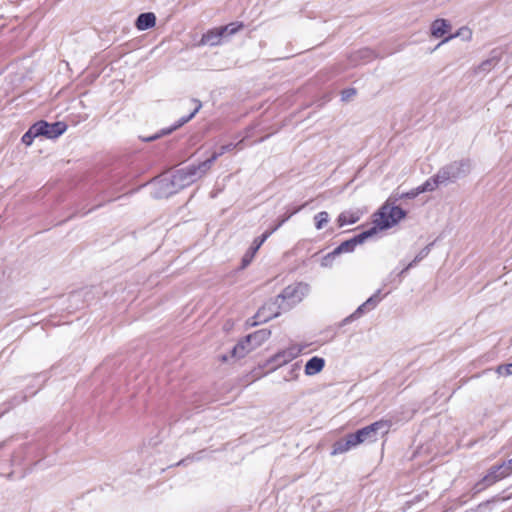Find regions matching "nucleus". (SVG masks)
Listing matches in <instances>:
<instances>
[{
    "label": "nucleus",
    "instance_id": "1",
    "mask_svg": "<svg viewBox=\"0 0 512 512\" xmlns=\"http://www.w3.org/2000/svg\"><path fill=\"white\" fill-rule=\"evenodd\" d=\"M208 172L209 169L204 162H201L197 165L192 164L187 167L178 169L172 175L174 186L180 191L181 189L203 178Z\"/></svg>",
    "mask_w": 512,
    "mask_h": 512
},
{
    "label": "nucleus",
    "instance_id": "2",
    "mask_svg": "<svg viewBox=\"0 0 512 512\" xmlns=\"http://www.w3.org/2000/svg\"><path fill=\"white\" fill-rule=\"evenodd\" d=\"M405 216L406 212L402 208L398 206H391L387 203L374 215V228H379L381 230L391 228Z\"/></svg>",
    "mask_w": 512,
    "mask_h": 512
},
{
    "label": "nucleus",
    "instance_id": "3",
    "mask_svg": "<svg viewBox=\"0 0 512 512\" xmlns=\"http://www.w3.org/2000/svg\"><path fill=\"white\" fill-rule=\"evenodd\" d=\"M309 292V286L303 283H296L287 286L276 298L279 308L286 311L292 306L301 302L305 295Z\"/></svg>",
    "mask_w": 512,
    "mask_h": 512
},
{
    "label": "nucleus",
    "instance_id": "4",
    "mask_svg": "<svg viewBox=\"0 0 512 512\" xmlns=\"http://www.w3.org/2000/svg\"><path fill=\"white\" fill-rule=\"evenodd\" d=\"M470 171V162L468 160H461L452 162L442 167L437 173V179L440 180L442 185H447L457 179L467 175Z\"/></svg>",
    "mask_w": 512,
    "mask_h": 512
},
{
    "label": "nucleus",
    "instance_id": "5",
    "mask_svg": "<svg viewBox=\"0 0 512 512\" xmlns=\"http://www.w3.org/2000/svg\"><path fill=\"white\" fill-rule=\"evenodd\" d=\"M391 427V423L388 420H379L376 421L362 429H359L355 433H351L354 441L357 446L368 441L374 442L377 440L378 432L382 434H387Z\"/></svg>",
    "mask_w": 512,
    "mask_h": 512
},
{
    "label": "nucleus",
    "instance_id": "6",
    "mask_svg": "<svg viewBox=\"0 0 512 512\" xmlns=\"http://www.w3.org/2000/svg\"><path fill=\"white\" fill-rule=\"evenodd\" d=\"M305 205H302L292 212H290L288 215H286L275 227H273L271 230H268L264 232L260 237H257L254 239L252 246L250 249L246 252V254L242 258V267H247L252 259L254 258L256 252L259 250V248L263 245V243L272 235L276 230H278L292 215L298 213Z\"/></svg>",
    "mask_w": 512,
    "mask_h": 512
},
{
    "label": "nucleus",
    "instance_id": "7",
    "mask_svg": "<svg viewBox=\"0 0 512 512\" xmlns=\"http://www.w3.org/2000/svg\"><path fill=\"white\" fill-rule=\"evenodd\" d=\"M153 192L152 195L154 198H166L179 190L174 186L173 177L163 176L161 178H157L152 182Z\"/></svg>",
    "mask_w": 512,
    "mask_h": 512
},
{
    "label": "nucleus",
    "instance_id": "8",
    "mask_svg": "<svg viewBox=\"0 0 512 512\" xmlns=\"http://www.w3.org/2000/svg\"><path fill=\"white\" fill-rule=\"evenodd\" d=\"M381 290H377L370 298H368L363 304H361L352 314L344 318L341 322V326L347 325L352 321L360 318L363 314L373 310L378 303L381 301L380 297Z\"/></svg>",
    "mask_w": 512,
    "mask_h": 512
},
{
    "label": "nucleus",
    "instance_id": "9",
    "mask_svg": "<svg viewBox=\"0 0 512 512\" xmlns=\"http://www.w3.org/2000/svg\"><path fill=\"white\" fill-rule=\"evenodd\" d=\"M375 233H376V229L370 228V229L354 236L353 238L342 242L339 246H337L334 249L335 254L341 255L344 253L353 252L358 245L362 244L366 239H368Z\"/></svg>",
    "mask_w": 512,
    "mask_h": 512
},
{
    "label": "nucleus",
    "instance_id": "10",
    "mask_svg": "<svg viewBox=\"0 0 512 512\" xmlns=\"http://www.w3.org/2000/svg\"><path fill=\"white\" fill-rule=\"evenodd\" d=\"M306 347L307 345L302 344L290 345L286 349L275 354L272 358V361L276 363L278 366H282L297 358Z\"/></svg>",
    "mask_w": 512,
    "mask_h": 512
},
{
    "label": "nucleus",
    "instance_id": "11",
    "mask_svg": "<svg viewBox=\"0 0 512 512\" xmlns=\"http://www.w3.org/2000/svg\"><path fill=\"white\" fill-rule=\"evenodd\" d=\"M512 472V458L501 465L491 468L489 473L483 478L485 485H492L498 480L507 477Z\"/></svg>",
    "mask_w": 512,
    "mask_h": 512
},
{
    "label": "nucleus",
    "instance_id": "12",
    "mask_svg": "<svg viewBox=\"0 0 512 512\" xmlns=\"http://www.w3.org/2000/svg\"><path fill=\"white\" fill-rule=\"evenodd\" d=\"M36 128L39 127L40 129V136H45L50 139H54L62 135L66 129L67 125L63 122H55L52 124H49L45 121H39L34 124Z\"/></svg>",
    "mask_w": 512,
    "mask_h": 512
},
{
    "label": "nucleus",
    "instance_id": "13",
    "mask_svg": "<svg viewBox=\"0 0 512 512\" xmlns=\"http://www.w3.org/2000/svg\"><path fill=\"white\" fill-rule=\"evenodd\" d=\"M281 308H279L278 302H271L264 304L255 315L257 319L255 324L260 322H267L280 314Z\"/></svg>",
    "mask_w": 512,
    "mask_h": 512
},
{
    "label": "nucleus",
    "instance_id": "14",
    "mask_svg": "<svg viewBox=\"0 0 512 512\" xmlns=\"http://www.w3.org/2000/svg\"><path fill=\"white\" fill-rule=\"evenodd\" d=\"M229 29V26L216 28L205 33L201 38V44L217 46L221 43V39Z\"/></svg>",
    "mask_w": 512,
    "mask_h": 512
},
{
    "label": "nucleus",
    "instance_id": "15",
    "mask_svg": "<svg viewBox=\"0 0 512 512\" xmlns=\"http://www.w3.org/2000/svg\"><path fill=\"white\" fill-rule=\"evenodd\" d=\"M355 447H357L356 442L352 435L348 434L345 438H342L333 444L331 455L343 454Z\"/></svg>",
    "mask_w": 512,
    "mask_h": 512
},
{
    "label": "nucleus",
    "instance_id": "16",
    "mask_svg": "<svg viewBox=\"0 0 512 512\" xmlns=\"http://www.w3.org/2000/svg\"><path fill=\"white\" fill-rule=\"evenodd\" d=\"M325 366V360L321 357L314 356L309 359L305 365V374L308 376H313L320 373Z\"/></svg>",
    "mask_w": 512,
    "mask_h": 512
},
{
    "label": "nucleus",
    "instance_id": "17",
    "mask_svg": "<svg viewBox=\"0 0 512 512\" xmlns=\"http://www.w3.org/2000/svg\"><path fill=\"white\" fill-rule=\"evenodd\" d=\"M155 23L156 17L153 13H142L137 17L136 28L140 31H144L155 26Z\"/></svg>",
    "mask_w": 512,
    "mask_h": 512
},
{
    "label": "nucleus",
    "instance_id": "18",
    "mask_svg": "<svg viewBox=\"0 0 512 512\" xmlns=\"http://www.w3.org/2000/svg\"><path fill=\"white\" fill-rule=\"evenodd\" d=\"M451 28L450 23L445 19H436L431 24V34L435 38L443 37L449 32Z\"/></svg>",
    "mask_w": 512,
    "mask_h": 512
},
{
    "label": "nucleus",
    "instance_id": "19",
    "mask_svg": "<svg viewBox=\"0 0 512 512\" xmlns=\"http://www.w3.org/2000/svg\"><path fill=\"white\" fill-rule=\"evenodd\" d=\"M270 336V332L267 330H258L252 334H249L245 337V342H250L253 346V349L260 346L264 341H266Z\"/></svg>",
    "mask_w": 512,
    "mask_h": 512
},
{
    "label": "nucleus",
    "instance_id": "20",
    "mask_svg": "<svg viewBox=\"0 0 512 512\" xmlns=\"http://www.w3.org/2000/svg\"><path fill=\"white\" fill-rule=\"evenodd\" d=\"M242 141L238 142L237 144H233V143H229V144H226V145H222L219 149V151L217 152H214L210 158L206 159L205 161H203L205 163V165H207V168L210 170L214 164V162L220 157L222 156L224 153L226 152H229L231 150H233L234 148H236Z\"/></svg>",
    "mask_w": 512,
    "mask_h": 512
},
{
    "label": "nucleus",
    "instance_id": "21",
    "mask_svg": "<svg viewBox=\"0 0 512 512\" xmlns=\"http://www.w3.org/2000/svg\"><path fill=\"white\" fill-rule=\"evenodd\" d=\"M374 53L372 50L368 48H363L356 51L351 55V63L354 65H358L360 63H365L373 59Z\"/></svg>",
    "mask_w": 512,
    "mask_h": 512
},
{
    "label": "nucleus",
    "instance_id": "22",
    "mask_svg": "<svg viewBox=\"0 0 512 512\" xmlns=\"http://www.w3.org/2000/svg\"><path fill=\"white\" fill-rule=\"evenodd\" d=\"M253 350V346L250 342H245V338L239 341L233 348L232 354L234 357L242 358L247 353Z\"/></svg>",
    "mask_w": 512,
    "mask_h": 512
},
{
    "label": "nucleus",
    "instance_id": "23",
    "mask_svg": "<svg viewBox=\"0 0 512 512\" xmlns=\"http://www.w3.org/2000/svg\"><path fill=\"white\" fill-rule=\"evenodd\" d=\"M440 185V180L437 179V175L430 177L427 179L422 185L418 186V192H432L437 189Z\"/></svg>",
    "mask_w": 512,
    "mask_h": 512
},
{
    "label": "nucleus",
    "instance_id": "24",
    "mask_svg": "<svg viewBox=\"0 0 512 512\" xmlns=\"http://www.w3.org/2000/svg\"><path fill=\"white\" fill-rule=\"evenodd\" d=\"M359 220V216L353 212H342L337 219L339 227L351 225Z\"/></svg>",
    "mask_w": 512,
    "mask_h": 512
},
{
    "label": "nucleus",
    "instance_id": "25",
    "mask_svg": "<svg viewBox=\"0 0 512 512\" xmlns=\"http://www.w3.org/2000/svg\"><path fill=\"white\" fill-rule=\"evenodd\" d=\"M499 60L500 54L496 50H494L492 52L491 57L480 64L479 69L484 72L489 71L499 62Z\"/></svg>",
    "mask_w": 512,
    "mask_h": 512
},
{
    "label": "nucleus",
    "instance_id": "26",
    "mask_svg": "<svg viewBox=\"0 0 512 512\" xmlns=\"http://www.w3.org/2000/svg\"><path fill=\"white\" fill-rule=\"evenodd\" d=\"M40 129L39 127L36 128L35 125L33 124L29 130L22 136V143L25 144L26 146H30L32 143H33V140L35 137H38L40 136L39 133H40Z\"/></svg>",
    "mask_w": 512,
    "mask_h": 512
},
{
    "label": "nucleus",
    "instance_id": "27",
    "mask_svg": "<svg viewBox=\"0 0 512 512\" xmlns=\"http://www.w3.org/2000/svg\"><path fill=\"white\" fill-rule=\"evenodd\" d=\"M194 102L196 103V107L194 108V110L188 116L182 117L179 120L178 124L176 126H174L172 129L168 130L166 133H169L172 130L176 129L177 127L184 125L185 123L189 122L196 115V113L200 110L202 105L197 100H194Z\"/></svg>",
    "mask_w": 512,
    "mask_h": 512
},
{
    "label": "nucleus",
    "instance_id": "28",
    "mask_svg": "<svg viewBox=\"0 0 512 512\" xmlns=\"http://www.w3.org/2000/svg\"><path fill=\"white\" fill-rule=\"evenodd\" d=\"M430 252V246H426L424 249H422L418 255L414 258V260L412 262H410L401 272L400 274H403L405 273L406 271H408L410 268H412L416 263H418L419 261H421L423 258H425Z\"/></svg>",
    "mask_w": 512,
    "mask_h": 512
},
{
    "label": "nucleus",
    "instance_id": "29",
    "mask_svg": "<svg viewBox=\"0 0 512 512\" xmlns=\"http://www.w3.org/2000/svg\"><path fill=\"white\" fill-rule=\"evenodd\" d=\"M316 229H322L329 222V214L326 211H321L314 217Z\"/></svg>",
    "mask_w": 512,
    "mask_h": 512
},
{
    "label": "nucleus",
    "instance_id": "30",
    "mask_svg": "<svg viewBox=\"0 0 512 512\" xmlns=\"http://www.w3.org/2000/svg\"><path fill=\"white\" fill-rule=\"evenodd\" d=\"M337 256H339V255L335 254V250H333L332 252L323 256L320 261L321 267H323V268L332 267Z\"/></svg>",
    "mask_w": 512,
    "mask_h": 512
},
{
    "label": "nucleus",
    "instance_id": "31",
    "mask_svg": "<svg viewBox=\"0 0 512 512\" xmlns=\"http://www.w3.org/2000/svg\"><path fill=\"white\" fill-rule=\"evenodd\" d=\"M497 372L504 376L512 375V363L499 366Z\"/></svg>",
    "mask_w": 512,
    "mask_h": 512
},
{
    "label": "nucleus",
    "instance_id": "32",
    "mask_svg": "<svg viewBox=\"0 0 512 512\" xmlns=\"http://www.w3.org/2000/svg\"><path fill=\"white\" fill-rule=\"evenodd\" d=\"M355 90L354 89H347V90H344L342 92V99L343 100H348L350 99L351 97H353L355 95Z\"/></svg>",
    "mask_w": 512,
    "mask_h": 512
},
{
    "label": "nucleus",
    "instance_id": "33",
    "mask_svg": "<svg viewBox=\"0 0 512 512\" xmlns=\"http://www.w3.org/2000/svg\"><path fill=\"white\" fill-rule=\"evenodd\" d=\"M228 26L229 29L227 30L226 33H228L229 35L235 34L242 27V25L235 26L234 24H229Z\"/></svg>",
    "mask_w": 512,
    "mask_h": 512
},
{
    "label": "nucleus",
    "instance_id": "34",
    "mask_svg": "<svg viewBox=\"0 0 512 512\" xmlns=\"http://www.w3.org/2000/svg\"><path fill=\"white\" fill-rule=\"evenodd\" d=\"M421 193H422V192H418V187H417L415 190H413V191H411V192H408V193H405V194H403L401 197H402V198H404V197H405V198H414V197H416L417 195H419V194H421Z\"/></svg>",
    "mask_w": 512,
    "mask_h": 512
},
{
    "label": "nucleus",
    "instance_id": "35",
    "mask_svg": "<svg viewBox=\"0 0 512 512\" xmlns=\"http://www.w3.org/2000/svg\"><path fill=\"white\" fill-rule=\"evenodd\" d=\"M455 36H456V35H451V36L446 37L444 40H442V41L438 44V47H439L441 44L448 42L450 39L454 38Z\"/></svg>",
    "mask_w": 512,
    "mask_h": 512
},
{
    "label": "nucleus",
    "instance_id": "36",
    "mask_svg": "<svg viewBox=\"0 0 512 512\" xmlns=\"http://www.w3.org/2000/svg\"><path fill=\"white\" fill-rule=\"evenodd\" d=\"M158 138H159V135H158V134H156V135H153V136H151V137H149V138L145 139V141H153V140H156V139H158Z\"/></svg>",
    "mask_w": 512,
    "mask_h": 512
}]
</instances>
